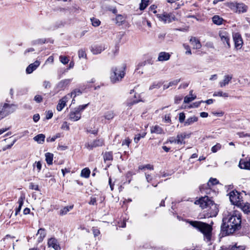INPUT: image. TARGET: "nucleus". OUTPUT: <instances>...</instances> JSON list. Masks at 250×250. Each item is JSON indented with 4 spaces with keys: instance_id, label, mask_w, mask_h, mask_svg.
I'll return each instance as SVG.
<instances>
[{
    "instance_id": "obj_1",
    "label": "nucleus",
    "mask_w": 250,
    "mask_h": 250,
    "mask_svg": "<svg viewBox=\"0 0 250 250\" xmlns=\"http://www.w3.org/2000/svg\"><path fill=\"white\" fill-rule=\"evenodd\" d=\"M242 219L241 215L238 211L229 213L228 216L223 219L221 226L222 230L227 234H230L241 228Z\"/></svg>"
},
{
    "instance_id": "obj_2",
    "label": "nucleus",
    "mask_w": 250,
    "mask_h": 250,
    "mask_svg": "<svg viewBox=\"0 0 250 250\" xmlns=\"http://www.w3.org/2000/svg\"><path fill=\"white\" fill-rule=\"evenodd\" d=\"M189 223L193 228L196 229L203 234L204 239L207 242L210 241L212 230L211 225L198 221H190L189 222Z\"/></svg>"
},
{
    "instance_id": "obj_3",
    "label": "nucleus",
    "mask_w": 250,
    "mask_h": 250,
    "mask_svg": "<svg viewBox=\"0 0 250 250\" xmlns=\"http://www.w3.org/2000/svg\"><path fill=\"white\" fill-rule=\"evenodd\" d=\"M195 203L199 205L202 209L208 208V211L209 212L210 216H215L218 213V209L216 205L207 196L201 197L195 201Z\"/></svg>"
},
{
    "instance_id": "obj_4",
    "label": "nucleus",
    "mask_w": 250,
    "mask_h": 250,
    "mask_svg": "<svg viewBox=\"0 0 250 250\" xmlns=\"http://www.w3.org/2000/svg\"><path fill=\"white\" fill-rule=\"evenodd\" d=\"M177 14V12L175 11L169 13L162 11L156 14V17L159 21L167 24L177 21L178 19L176 17Z\"/></svg>"
},
{
    "instance_id": "obj_5",
    "label": "nucleus",
    "mask_w": 250,
    "mask_h": 250,
    "mask_svg": "<svg viewBox=\"0 0 250 250\" xmlns=\"http://www.w3.org/2000/svg\"><path fill=\"white\" fill-rule=\"evenodd\" d=\"M17 107V105L15 104H0V120L14 112Z\"/></svg>"
},
{
    "instance_id": "obj_6",
    "label": "nucleus",
    "mask_w": 250,
    "mask_h": 250,
    "mask_svg": "<svg viewBox=\"0 0 250 250\" xmlns=\"http://www.w3.org/2000/svg\"><path fill=\"white\" fill-rule=\"evenodd\" d=\"M124 67H115L112 69L110 80L112 83H116L122 80L125 75Z\"/></svg>"
},
{
    "instance_id": "obj_7",
    "label": "nucleus",
    "mask_w": 250,
    "mask_h": 250,
    "mask_svg": "<svg viewBox=\"0 0 250 250\" xmlns=\"http://www.w3.org/2000/svg\"><path fill=\"white\" fill-rule=\"evenodd\" d=\"M189 135L188 134H186V133H181L180 134H178L177 135L176 138L174 137H170L168 140L167 142H170V143H174L177 144H185L184 140L186 137L188 138Z\"/></svg>"
},
{
    "instance_id": "obj_8",
    "label": "nucleus",
    "mask_w": 250,
    "mask_h": 250,
    "mask_svg": "<svg viewBox=\"0 0 250 250\" xmlns=\"http://www.w3.org/2000/svg\"><path fill=\"white\" fill-rule=\"evenodd\" d=\"M104 144V140L102 139H98L93 140L90 142L86 143L84 146L87 149L91 150L95 147L102 146Z\"/></svg>"
},
{
    "instance_id": "obj_9",
    "label": "nucleus",
    "mask_w": 250,
    "mask_h": 250,
    "mask_svg": "<svg viewBox=\"0 0 250 250\" xmlns=\"http://www.w3.org/2000/svg\"><path fill=\"white\" fill-rule=\"evenodd\" d=\"M229 199L234 205H238L241 202L240 194L237 191H232L229 193Z\"/></svg>"
},
{
    "instance_id": "obj_10",
    "label": "nucleus",
    "mask_w": 250,
    "mask_h": 250,
    "mask_svg": "<svg viewBox=\"0 0 250 250\" xmlns=\"http://www.w3.org/2000/svg\"><path fill=\"white\" fill-rule=\"evenodd\" d=\"M219 35L223 43L224 44L226 43L227 47L229 48L230 45L229 43V34L225 30H221L219 31Z\"/></svg>"
},
{
    "instance_id": "obj_11",
    "label": "nucleus",
    "mask_w": 250,
    "mask_h": 250,
    "mask_svg": "<svg viewBox=\"0 0 250 250\" xmlns=\"http://www.w3.org/2000/svg\"><path fill=\"white\" fill-rule=\"evenodd\" d=\"M233 39L235 47L237 49H241L243 44V42L241 35L238 33H234L233 34Z\"/></svg>"
},
{
    "instance_id": "obj_12",
    "label": "nucleus",
    "mask_w": 250,
    "mask_h": 250,
    "mask_svg": "<svg viewBox=\"0 0 250 250\" xmlns=\"http://www.w3.org/2000/svg\"><path fill=\"white\" fill-rule=\"evenodd\" d=\"M105 49V45L104 44H94L91 46V51L94 55L100 54Z\"/></svg>"
},
{
    "instance_id": "obj_13",
    "label": "nucleus",
    "mask_w": 250,
    "mask_h": 250,
    "mask_svg": "<svg viewBox=\"0 0 250 250\" xmlns=\"http://www.w3.org/2000/svg\"><path fill=\"white\" fill-rule=\"evenodd\" d=\"M71 98V96L70 94H67L66 96H64L62 98L57 106V109L58 111H61L63 107L65 106L66 102Z\"/></svg>"
},
{
    "instance_id": "obj_14",
    "label": "nucleus",
    "mask_w": 250,
    "mask_h": 250,
    "mask_svg": "<svg viewBox=\"0 0 250 250\" xmlns=\"http://www.w3.org/2000/svg\"><path fill=\"white\" fill-rule=\"evenodd\" d=\"M69 119L75 122L79 120L81 118V113H79L76 109L71 111L69 115Z\"/></svg>"
},
{
    "instance_id": "obj_15",
    "label": "nucleus",
    "mask_w": 250,
    "mask_h": 250,
    "mask_svg": "<svg viewBox=\"0 0 250 250\" xmlns=\"http://www.w3.org/2000/svg\"><path fill=\"white\" fill-rule=\"evenodd\" d=\"M47 244L49 247H51L55 250H61L58 240L54 238H50L48 241Z\"/></svg>"
},
{
    "instance_id": "obj_16",
    "label": "nucleus",
    "mask_w": 250,
    "mask_h": 250,
    "mask_svg": "<svg viewBox=\"0 0 250 250\" xmlns=\"http://www.w3.org/2000/svg\"><path fill=\"white\" fill-rule=\"evenodd\" d=\"M40 62L36 61L34 62L29 64L26 69L27 74H31L40 65Z\"/></svg>"
},
{
    "instance_id": "obj_17",
    "label": "nucleus",
    "mask_w": 250,
    "mask_h": 250,
    "mask_svg": "<svg viewBox=\"0 0 250 250\" xmlns=\"http://www.w3.org/2000/svg\"><path fill=\"white\" fill-rule=\"evenodd\" d=\"M170 55L169 53L166 52H161L159 53L158 57V61L164 62L169 60Z\"/></svg>"
},
{
    "instance_id": "obj_18",
    "label": "nucleus",
    "mask_w": 250,
    "mask_h": 250,
    "mask_svg": "<svg viewBox=\"0 0 250 250\" xmlns=\"http://www.w3.org/2000/svg\"><path fill=\"white\" fill-rule=\"evenodd\" d=\"M237 10H235V13H245L247 11L248 7L243 3H237Z\"/></svg>"
},
{
    "instance_id": "obj_19",
    "label": "nucleus",
    "mask_w": 250,
    "mask_h": 250,
    "mask_svg": "<svg viewBox=\"0 0 250 250\" xmlns=\"http://www.w3.org/2000/svg\"><path fill=\"white\" fill-rule=\"evenodd\" d=\"M232 76L229 75H225L222 81L219 82L220 87H223L228 85L232 79Z\"/></svg>"
},
{
    "instance_id": "obj_20",
    "label": "nucleus",
    "mask_w": 250,
    "mask_h": 250,
    "mask_svg": "<svg viewBox=\"0 0 250 250\" xmlns=\"http://www.w3.org/2000/svg\"><path fill=\"white\" fill-rule=\"evenodd\" d=\"M36 236H39L38 238V243H41L42 242L46 236V232L45 229L43 228L40 229L36 234Z\"/></svg>"
},
{
    "instance_id": "obj_21",
    "label": "nucleus",
    "mask_w": 250,
    "mask_h": 250,
    "mask_svg": "<svg viewBox=\"0 0 250 250\" xmlns=\"http://www.w3.org/2000/svg\"><path fill=\"white\" fill-rule=\"evenodd\" d=\"M237 206L240 207L241 208L245 213L248 214L250 212V206L249 203L241 202Z\"/></svg>"
},
{
    "instance_id": "obj_22",
    "label": "nucleus",
    "mask_w": 250,
    "mask_h": 250,
    "mask_svg": "<svg viewBox=\"0 0 250 250\" xmlns=\"http://www.w3.org/2000/svg\"><path fill=\"white\" fill-rule=\"evenodd\" d=\"M190 42L194 49H199L202 46L200 41L195 37H191L190 39Z\"/></svg>"
},
{
    "instance_id": "obj_23",
    "label": "nucleus",
    "mask_w": 250,
    "mask_h": 250,
    "mask_svg": "<svg viewBox=\"0 0 250 250\" xmlns=\"http://www.w3.org/2000/svg\"><path fill=\"white\" fill-rule=\"evenodd\" d=\"M70 79L62 80L57 84V87L60 90L64 89L70 83Z\"/></svg>"
},
{
    "instance_id": "obj_24",
    "label": "nucleus",
    "mask_w": 250,
    "mask_h": 250,
    "mask_svg": "<svg viewBox=\"0 0 250 250\" xmlns=\"http://www.w3.org/2000/svg\"><path fill=\"white\" fill-rule=\"evenodd\" d=\"M150 132L151 133H156L157 134L164 133V131L162 127L157 125L151 126Z\"/></svg>"
},
{
    "instance_id": "obj_25",
    "label": "nucleus",
    "mask_w": 250,
    "mask_h": 250,
    "mask_svg": "<svg viewBox=\"0 0 250 250\" xmlns=\"http://www.w3.org/2000/svg\"><path fill=\"white\" fill-rule=\"evenodd\" d=\"M239 167L241 168L247 169L250 170V161H245L243 160H241L239 164Z\"/></svg>"
},
{
    "instance_id": "obj_26",
    "label": "nucleus",
    "mask_w": 250,
    "mask_h": 250,
    "mask_svg": "<svg viewBox=\"0 0 250 250\" xmlns=\"http://www.w3.org/2000/svg\"><path fill=\"white\" fill-rule=\"evenodd\" d=\"M45 136L44 134H40L33 138L35 141L40 144H42L44 142Z\"/></svg>"
},
{
    "instance_id": "obj_27",
    "label": "nucleus",
    "mask_w": 250,
    "mask_h": 250,
    "mask_svg": "<svg viewBox=\"0 0 250 250\" xmlns=\"http://www.w3.org/2000/svg\"><path fill=\"white\" fill-rule=\"evenodd\" d=\"M198 120V118L196 116H192L188 118L186 121L184 123V125L185 126H188L193 123L197 122Z\"/></svg>"
},
{
    "instance_id": "obj_28",
    "label": "nucleus",
    "mask_w": 250,
    "mask_h": 250,
    "mask_svg": "<svg viewBox=\"0 0 250 250\" xmlns=\"http://www.w3.org/2000/svg\"><path fill=\"white\" fill-rule=\"evenodd\" d=\"M45 161L49 165L53 164V154L52 153L47 152L45 154Z\"/></svg>"
},
{
    "instance_id": "obj_29",
    "label": "nucleus",
    "mask_w": 250,
    "mask_h": 250,
    "mask_svg": "<svg viewBox=\"0 0 250 250\" xmlns=\"http://www.w3.org/2000/svg\"><path fill=\"white\" fill-rule=\"evenodd\" d=\"M24 197L21 196L18 200V203L19 204V207L16 209L15 215H17L20 212L22 206L23 205V200Z\"/></svg>"
},
{
    "instance_id": "obj_30",
    "label": "nucleus",
    "mask_w": 250,
    "mask_h": 250,
    "mask_svg": "<svg viewBox=\"0 0 250 250\" xmlns=\"http://www.w3.org/2000/svg\"><path fill=\"white\" fill-rule=\"evenodd\" d=\"M212 19L213 22L217 25L222 24L223 21V19L218 15L214 16Z\"/></svg>"
},
{
    "instance_id": "obj_31",
    "label": "nucleus",
    "mask_w": 250,
    "mask_h": 250,
    "mask_svg": "<svg viewBox=\"0 0 250 250\" xmlns=\"http://www.w3.org/2000/svg\"><path fill=\"white\" fill-rule=\"evenodd\" d=\"M90 170L88 168H84L81 171V176L83 177L87 178L89 177Z\"/></svg>"
},
{
    "instance_id": "obj_32",
    "label": "nucleus",
    "mask_w": 250,
    "mask_h": 250,
    "mask_svg": "<svg viewBox=\"0 0 250 250\" xmlns=\"http://www.w3.org/2000/svg\"><path fill=\"white\" fill-rule=\"evenodd\" d=\"M73 206H66L61 209L60 211V215H65L70 209H72Z\"/></svg>"
},
{
    "instance_id": "obj_33",
    "label": "nucleus",
    "mask_w": 250,
    "mask_h": 250,
    "mask_svg": "<svg viewBox=\"0 0 250 250\" xmlns=\"http://www.w3.org/2000/svg\"><path fill=\"white\" fill-rule=\"evenodd\" d=\"M244 248L242 246L236 247L235 245L229 246L228 248H222L220 250H243Z\"/></svg>"
},
{
    "instance_id": "obj_34",
    "label": "nucleus",
    "mask_w": 250,
    "mask_h": 250,
    "mask_svg": "<svg viewBox=\"0 0 250 250\" xmlns=\"http://www.w3.org/2000/svg\"><path fill=\"white\" fill-rule=\"evenodd\" d=\"M104 161L112 160V152L111 151L105 152L104 154Z\"/></svg>"
},
{
    "instance_id": "obj_35",
    "label": "nucleus",
    "mask_w": 250,
    "mask_h": 250,
    "mask_svg": "<svg viewBox=\"0 0 250 250\" xmlns=\"http://www.w3.org/2000/svg\"><path fill=\"white\" fill-rule=\"evenodd\" d=\"M237 2H229L226 3V5L229 7L232 11L235 12V10H237Z\"/></svg>"
},
{
    "instance_id": "obj_36",
    "label": "nucleus",
    "mask_w": 250,
    "mask_h": 250,
    "mask_svg": "<svg viewBox=\"0 0 250 250\" xmlns=\"http://www.w3.org/2000/svg\"><path fill=\"white\" fill-rule=\"evenodd\" d=\"M192 90L190 91L189 95L190 96H187L185 97V98H184V103H188L194 100L196 98V96H193L192 95Z\"/></svg>"
},
{
    "instance_id": "obj_37",
    "label": "nucleus",
    "mask_w": 250,
    "mask_h": 250,
    "mask_svg": "<svg viewBox=\"0 0 250 250\" xmlns=\"http://www.w3.org/2000/svg\"><path fill=\"white\" fill-rule=\"evenodd\" d=\"M114 116L115 114L113 111H108L104 113V117L105 119L109 120L112 119Z\"/></svg>"
},
{
    "instance_id": "obj_38",
    "label": "nucleus",
    "mask_w": 250,
    "mask_h": 250,
    "mask_svg": "<svg viewBox=\"0 0 250 250\" xmlns=\"http://www.w3.org/2000/svg\"><path fill=\"white\" fill-rule=\"evenodd\" d=\"M213 96L214 97L219 96L227 98L229 97V94L227 93L223 92L222 91H219L217 92H215L213 93Z\"/></svg>"
},
{
    "instance_id": "obj_39",
    "label": "nucleus",
    "mask_w": 250,
    "mask_h": 250,
    "mask_svg": "<svg viewBox=\"0 0 250 250\" xmlns=\"http://www.w3.org/2000/svg\"><path fill=\"white\" fill-rule=\"evenodd\" d=\"M148 2L149 0H142L140 4V10H144L148 5Z\"/></svg>"
},
{
    "instance_id": "obj_40",
    "label": "nucleus",
    "mask_w": 250,
    "mask_h": 250,
    "mask_svg": "<svg viewBox=\"0 0 250 250\" xmlns=\"http://www.w3.org/2000/svg\"><path fill=\"white\" fill-rule=\"evenodd\" d=\"M119 47L115 46V48L111 51V52L108 53V55L111 58H114L118 53Z\"/></svg>"
},
{
    "instance_id": "obj_41",
    "label": "nucleus",
    "mask_w": 250,
    "mask_h": 250,
    "mask_svg": "<svg viewBox=\"0 0 250 250\" xmlns=\"http://www.w3.org/2000/svg\"><path fill=\"white\" fill-rule=\"evenodd\" d=\"M222 146L219 143H217L215 146H213L211 150L213 153H215L221 148Z\"/></svg>"
},
{
    "instance_id": "obj_42",
    "label": "nucleus",
    "mask_w": 250,
    "mask_h": 250,
    "mask_svg": "<svg viewBox=\"0 0 250 250\" xmlns=\"http://www.w3.org/2000/svg\"><path fill=\"white\" fill-rule=\"evenodd\" d=\"M78 56L80 59L81 58H86V54L85 50L83 49H81L78 51Z\"/></svg>"
},
{
    "instance_id": "obj_43",
    "label": "nucleus",
    "mask_w": 250,
    "mask_h": 250,
    "mask_svg": "<svg viewBox=\"0 0 250 250\" xmlns=\"http://www.w3.org/2000/svg\"><path fill=\"white\" fill-rule=\"evenodd\" d=\"M60 62L63 64H67L69 62V59L67 57L64 56H60L59 57Z\"/></svg>"
},
{
    "instance_id": "obj_44",
    "label": "nucleus",
    "mask_w": 250,
    "mask_h": 250,
    "mask_svg": "<svg viewBox=\"0 0 250 250\" xmlns=\"http://www.w3.org/2000/svg\"><path fill=\"white\" fill-rule=\"evenodd\" d=\"M91 21L92 22V24L93 26H95V27H97V26H98L100 24V21H99V20L97 19H96V18H91Z\"/></svg>"
},
{
    "instance_id": "obj_45",
    "label": "nucleus",
    "mask_w": 250,
    "mask_h": 250,
    "mask_svg": "<svg viewBox=\"0 0 250 250\" xmlns=\"http://www.w3.org/2000/svg\"><path fill=\"white\" fill-rule=\"evenodd\" d=\"M35 166L36 167L38 172H40L42 167V164L41 161L36 162L33 165L34 168H35Z\"/></svg>"
},
{
    "instance_id": "obj_46",
    "label": "nucleus",
    "mask_w": 250,
    "mask_h": 250,
    "mask_svg": "<svg viewBox=\"0 0 250 250\" xmlns=\"http://www.w3.org/2000/svg\"><path fill=\"white\" fill-rule=\"evenodd\" d=\"M218 183V181L215 178H210L208 182V183L207 186L210 187L211 185H216Z\"/></svg>"
},
{
    "instance_id": "obj_47",
    "label": "nucleus",
    "mask_w": 250,
    "mask_h": 250,
    "mask_svg": "<svg viewBox=\"0 0 250 250\" xmlns=\"http://www.w3.org/2000/svg\"><path fill=\"white\" fill-rule=\"evenodd\" d=\"M145 168L153 170V166H152L150 164H147V165H144V166H140L139 167V169L140 170H143V169H145Z\"/></svg>"
},
{
    "instance_id": "obj_48",
    "label": "nucleus",
    "mask_w": 250,
    "mask_h": 250,
    "mask_svg": "<svg viewBox=\"0 0 250 250\" xmlns=\"http://www.w3.org/2000/svg\"><path fill=\"white\" fill-rule=\"evenodd\" d=\"M88 104L80 105L75 109L79 112L81 113L88 106Z\"/></svg>"
},
{
    "instance_id": "obj_49",
    "label": "nucleus",
    "mask_w": 250,
    "mask_h": 250,
    "mask_svg": "<svg viewBox=\"0 0 250 250\" xmlns=\"http://www.w3.org/2000/svg\"><path fill=\"white\" fill-rule=\"evenodd\" d=\"M116 20L117 23L121 24L124 21V18L122 15H118L116 16Z\"/></svg>"
},
{
    "instance_id": "obj_50",
    "label": "nucleus",
    "mask_w": 250,
    "mask_h": 250,
    "mask_svg": "<svg viewBox=\"0 0 250 250\" xmlns=\"http://www.w3.org/2000/svg\"><path fill=\"white\" fill-rule=\"evenodd\" d=\"M81 94V92L79 89H75L73 91H72L70 94H69L71 96V98L73 96V97H75L77 95H79Z\"/></svg>"
},
{
    "instance_id": "obj_51",
    "label": "nucleus",
    "mask_w": 250,
    "mask_h": 250,
    "mask_svg": "<svg viewBox=\"0 0 250 250\" xmlns=\"http://www.w3.org/2000/svg\"><path fill=\"white\" fill-rule=\"evenodd\" d=\"M181 81L180 79H176L170 82L168 84L170 87L176 85Z\"/></svg>"
},
{
    "instance_id": "obj_52",
    "label": "nucleus",
    "mask_w": 250,
    "mask_h": 250,
    "mask_svg": "<svg viewBox=\"0 0 250 250\" xmlns=\"http://www.w3.org/2000/svg\"><path fill=\"white\" fill-rule=\"evenodd\" d=\"M34 100L37 103H41L42 101V97L41 95H36L34 98Z\"/></svg>"
},
{
    "instance_id": "obj_53",
    "label": "nucleus",
    "mask_w": 250,
    "mask_h": 250,
    "mask_svg": "<svg viewBox=\"0 0 250 250\" xmlns=\"http://www.w3.org/2000/svg\"><path fill=\"white\" fill-rule=\"evenodd\" d=\"M237 134L240 138L246 137H250V134L245 133L244 132H238V133H237Z\"/></svg>"
},
{
    "instance_id": "obj_54",
    "label": "nucleus",
    "mask_w": 250,
    "mask_h": 250,
    "mask_svg": "<svg viewBox=\"0 0 250 250\" xmlns=\"http://www.w3.org/2000/svg\"><path fill=\"white\" fill-rule=\"evenodd\" d=\"M183 46H184V48L187 50L186 52V54H189V55L191 54V50L190 49V47L188 45L184 44Z\"/></svg>"
},
{
    "instance_id": "obj_55",
    "label": "nucleus",
    "mask_w": 250,
    "mask_h": 250,
    "mask_svg": "<svg viewBox=\"0 0 250 250\" xmlns=\"http://www.w3.org/2000/svg\"><path fill=\"white\" fill-rule=\"evenodd\" d=\"M142 101H143L141 100H133V101H131V102H127V106H128L129 107H130L131 106H132L134 104L138 103L139 102H142Z\"/></svg>"
},
{
    "instance_id": "obj_56",
    "label": "nucleus",
    "mask_w": 250,
    "mask_h": 250,
    "mask_svg": "<svg viewBox=\"0 0 250 250\" xmlns=\"http://www.w3.org/2000/svg\"><path fill=\"white\" fill-rule=\"evenodd\" d=\"M29 188L31 189H34L35 190H39L38 185L34 184L33 183H31L29 185Z\"/></svg>"
},
{
    "instance_id": "obj_57",
    "label": "nucleus",
    "mask_w": 250,
    "mask_h": 250,
    "mask_svg": "<svg viewBox=\"0 0 250 250\" xmlns=\"http://www.w3.org/2000/svg\"><path fill=\"white\" fill-rule=\"evenodd\" d=\"M92 231L93 234L95 237L98 236L100 234V231L99 229L94 227L92 228Z\"/></svg>"
},
{
    "instance_id": "obj_58",
    "label": "nucleus",
    "mask_w": 250,
    "mask_h": 250,
    "mask_svg": "<svg viewBox=\"0 0 250 250\" xmlns=\"http://www.w3.org/2000/svg\"><path fill=\"white\" fill-rule=\"evenodd\" d=\"M160 87V84L159 83H154L149 87V90H152L154 88H159Z\"/></svg>"
},
{
    "instance_id": "obj_59",
    "label": "nucleus",
    "mask_w": 250,
    "mask_h": 250,
    "mask_svg": "<svg viewBox=\"0 0 250 250\" xmlns=\"http://www.w3.org/2000/svg\"><path fill=\"white\" fill-rule=\"evenodd\" d=\"M130 143H131V140L129 138H127L122 142V145L123 146H125V145H126L128 147Z\"/></svg>"
},
{
    "instance_id": "obj_60",
    "label": "nucleus",
    "mask_w": 250,
    "mask_h": 250,
    "mask_svg": "<svg viewBox=\"0 0 250 250\" xmlns=\"http://www.w3.org/2000/svg\"><path fill=\"white\" fill-rule=\"evenodd\" d=\"M185 119V115L183 112L180 113L179 114V120L180 123L184 122Z\"/></svg>"
},
{
    "instance_id": "obj_61",
    "label": "nucleus",
    "mask_w": 250,
    "mask_h": 250,
    "mask_svg": "<svg viewBox=\"0 0 250 250\" xmlns=\"http://www.w3.org/2000/svg\"><path fill=\"white\" fill-rule=\"evenodd\" d=\"M58 137H59V136H57H57H53V137H48V138H47L46 139V141H47V142H53L55 141V140H56Z\"/></svg>"
},
{
    "instance_id": "obj_62",
    "label": "nucleus",
    "mask_w": 250,
    "mask_h": 250,
    "mask_svg": "<svg viewBox=\"0 0 250 250\" xmlns=\"http://www.w3.org/2000/svg\"><path fill=\"white\" fill-rule=\"evenodd\" d=\"M157 8V6L154 5H151L149 9H150V11L153 12L154 14H158L157 13V11L156 10V8Z\"/></svg>"
},
{
    "instance_id": "obj_63",
    "label": "nucleus",
    "mask_w": 250,
    "mask_h": 250,
    "mask_svg": "<svg viewBox=\"0 0 250 250\" xmlns=\"http://www.w3.org/2000/svg\"><path fill=\"white\" fill-rule=\"evenodd\" d=\"M14 237H12L9 235H7L4 238H3V241L5 243L8 242L9 240L12 239Z\"/></svg>"
},
{
    "instance_id": "obj_64",
    "label": "nucleus",
    "mask_w": 250,
    "mask_h": 250,
    "mask_svg": "<svg viewBox=\"0 0 250 250\" xmlns=\"http://www.w3.org/2000/svg\"><path fill=\"white\" fill-rule=\"evenodd\" d=\"M166 34L165 33H160L158 35V38L160 41H162L165 38Z\"/></svg>"
}]
</instances>
